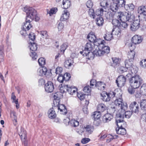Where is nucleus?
Wrapping results in <instances>:
<instances>
[{
  "label": "nucleus",
  "instance_id": "nucleus-23",
  "mask_svg": "<svg viewBox=\"0 0 146 146\" xmlns=\"http://www.w3.org/2000/svg\"><path fill=\"white\" fill-rule=\"evenodd\" d=\"M47 70L46 68L45 67L40 68L38 70V74L40 76L45 75L47 72Z\"/></svg>",
  "mask_w": 146,
  "mask_h": 146
},
{
  "label": "nucleus",
  "instance_id": "nucleus-47",
  "mask_svg": "<svg viewBox=\"0 0 146 146\" xmlns=\"http://www.w3.org/2000/svg\"><path fill=\"white\" fill-rule=\"evenodd\" d=\"M31 44L29 46L31 50L32 51H35L37 49V47L36 44L34 42H30Z\"/></svg>",
  "mask_w": 146,
  "mask_h": 146
},
{
  "label": "nucleus",
  "instance_id": "nucleus-15",
  "mask_svg": "<svg viewBox=\"0 0 146 146\" xmlns=\"http://www.w3.org/2000/svg\"><path fill=\"white\" fill-rule=\"evenodd\" d=\"M130 108L132 111L135 113H137L139 109V105L136 102L131 103L130 106Z\"/></svg>",
  "mask_w": 146,
  "mask_h": 146
},
{
  "label": "nucleus",
  "instance_id": "nucleus-40",
  "mask_svg": "<svg viewBox=\"0 0 146 146\" xmlns=\"http://www.w3.org/2000/svg\"><path fill=\"white\" fill-rule=\"evenodd\" d=\"M117 133L121 135H124L126 133V130L125 128H118V129H116Z\"/></svg>",
  "mask_w": 146,
  "mask_h": 146
},
{
  "label": "nucleus",
  "instance_id": "nucleus-29",
  "mask_svg": "<svg viewBox=\"0 0 146 146\" xmlns=\"http://www.w3.org/2000/svg\"><path fill=\"white\" fill-rule=\"evenodd\" d=\"M61 96V93L60 92H57L54 93L53 96V98L54 99V100L53 101L54 103L55 102H57L56 100L59 103L60 101L59 100Z\"/></svg>",
  "mask_w": 146,
  "mask_h": 146
},
{
  "label": "nucleus",
  "instance_id": "nucleus-43",
  "mask_svg": "<svg viewBox=\"0 0 146 146\" xmlns=\"http://www.w3.org/2000/svg\"><path fill=\"white\" fill-rule=\"evenodd\" d=\"M11 117L13 121V123L15 125H16L17 122V116L15 112L12 111L11 112Z\"/></svg>",
  "mask_w": 146,
  "mask_h": 146
},
{
  "label": "nucleus",
  "instance_id": "nucleus-17",
  "mask_svg": "<svg viewBox=\"0 0 146 146\" xmlns=\"http://www.w3.org/2000/svg\"><path fill=\"white\" fill-rule=\"evenodd\" d=\"M47 114L48 117L51 119H54L56 116L55 111L52 108L49 110Z\"/></svg>",
  "mask_w": 146,
  "mask_h": 146
},
{
  "label": "nucleus",
  "instance_id": "nucleus-10",
  "mask_svg": "<svg viewBox=\"0 0 146 146\" xmlns=\"http://www.w3.org/2000/svg\"><path fill=\"white\" fill-rule=\"evenodd\" d=\"M54 89L53 83L51 81H48L45 85V89L48 93L52 92Z\"/></svg>",
  "mask_w": 146,
  "mask_h": 146
},
{
  "label": "nucleus",
  "instance_id": "nucleus-24",
  "mask_svg": "<svg viewBox=\"0 0 146 146\" xmlns=\"http://www.w3.org/2000/svg\"><path fill=\"white\" fill-rule=\"evenodd\" d=\"M83 55L86 56V58L89 60L93 59L95 54L94 53V52H92L90 51L86 52V53H83Z\"/></svg>",
  "mask_w": 146,
  "mask_h": 146
},
{
  "label": "nucleus",
  "instance_id": "nucleus-56",
  "mask_svg": "<svg viewBox=\"0 0 146 146\" xmlns=\"http://www.w3.org/2000/svg\"><path fill=\"white\" fill-rule=\"evenodd\" d=\"M88 13L90 17L94 19L95 17L94 12V10L92 9H90L89 10Z\"/></svg>",
  "mask_w": 146,
  "mask_h": 146
},
{
  "label": "nucleus",
  "instance_id": "nucleus-3",
  "mask_svg": "<svg viewBox=\"0 0 146 146\" xmlns=\"http://www.w3.org/2000/svg\"><path fill=\"white\" fill-rule=\"evenodd\" d=\"M23 11L27 13L26 19L29 21H32L34 19V17L36 15V11L32 7L27 8L25 7Z\"/></svg>",
  "mask_w": 146,
  "mask_h": 146
},
{
  "label": "nucleus",
  "instance_id": "nucleus-45",
  "mask_svg": "<svg viewBox=\"0 0 146 146\" xmlns=\"http://www.w3.org/2000/svg\"><path fill=\"white\" fill-rule=\"evenodd\" d=\"M40 34L41 37V39H42V38H45L46 39L49 38V36L47 34V32L46 31H41L40 32Z\"/></svg>",
  "mask_w": 146,
  "mask_h": 146
},
{
  "label": "nucleus",
  "instance_id": "nucleus-57",
  "mask_svg": "<svg viewBox=\"0 0 146 146\" xmlns=\"http://www.w3.org/2000/svg\"><path fill=\"white\" fill-rule=\"evenodd\" d=\"M137 88H134L133 87L130 86L128 88V92L131 94H134L135 89Z\"/></svg>",
  "mask_w": 146,
  "mask_h": 146
},
{
  "label": "nucleus",
  "instance_id": "nucleus-16",
  "mask_svg": "<svg viewBox=\"0 0 146 146\" xmlns=\"http://www.w3.org/2000/svg\"><path fill=\"white\" fill-rule=\"evenodd\" d=\"M96 49L94 51V53L96 56H102L104 54V52L103 51L102 49H100L101 46H96Z\"/></svg>",
  "mask_w": 146,
  "mask_h": 146
},
{
  "label": "nucleus",
  "instance_id": "nucleus-33",
  "mask_svg": "<svg viewBox=\"0 0 146 146\" xmlns=\"http://www.w3.org/2000/svg\"><path fill=\"white\" fill-rule=\"evenodd\" d=\"M84 128L88 134H91L94 130L93 127L90 125H86Z\"/></svg>",
  "mask_w": 146,
  "mask_h": 146
},
{
  "label": "nucleus",
  "instance_id": "nucleus-64",
  "mask_svg": "<svg viewBox=\"0 0 146 146\" xmlns=\"http://www.w3.org/2000/svg\"><path fill=\"white\" fill-rule=\"evenodd\" d=\"M57 80L60 83H62L64 81L63 75L60 74L58 77Z\"/></svg>",
  "mask_w": 146,
  "mask_h": 146
},
{
  "label": "nucleus",
  "instance_id": "nucleus-54",
  "mask_svg": "<svg viewBox=\"0 0 146 146\" xmlns=\"http://www.w3.org/2000/svg\"><path fill=\"white\" fill-rule=\"evenodd\" d=\"M68 46V44L67 43H65L62 44L61 46L60 50L61 52L62 51L64 52L65 50L66 49Z\"/></svg>",
  "mask_w": 146,
  "mask_h": 146
},
{
  "label": "nucleus",
  "instance_id": "nucleus-4",
  "mask_svg": "<svg viewBox=\"0 0 146 146\" xmlns=\"http://www.w3.org/2000/svg\"><path fill=\"white\" fill-rule=\"evenodd\" d=\"M87 38L90 42L94 43V45L95 47L96 46H98L100 44V45H102L101 44L102 40L100 39H97L94 33H90L87 35Z\"/></svg>",
  "mask_w": 146,
  "mask_h": 146
},
{
  "label": "nucleus",
  "instance_id": "nucleus-22",
  "mask_svg": "<svg viewBox=\"0 0 146 146\" xmlns=\"http://www.w3.org/2000/svg\"><path fill=\"white\" fill-rule=\"evenodd\" d=\"M58 110H60L61 113L63 115H66L67 113V110L64 105L63 104L59 105L58 103Z\"/></svg>",
  "mask_w": 146,
  "mask_h": 146
},
{
  "label": "nucleus",
  "instance_id": "nucleus-60",
  "mask_svg": "<svg viewBox=\"0 0 146 146\" xmlns=\"http://www.w3.org/2000/svg\"><path fill=\"white\" fill-rule=\"evenodd\" d=\"M30 55L33 60L36 59L37 57L36 53L35 51L31 52L30 54Z\"/></svg>",
  "mask_w": 146,
  "mask_h": 146
},
{
  "label": "nucleus",
  "instance_id": "nucleus-52",
  "mask_svg": "<svg viewBox=\"0 0 146 146\" xmlns=\"http://www.w3.org/2000/svg\"><path fill=\"white\" fill-rule=\"evenodd\" d=\"M100 4L101 6L102 7V8L104 9L105 8L106 10H108L107 7L108 5L109 4L108 2L104 0H103V1H102L100 3Z\"/></svg>",
  "mask_w": 146,
  "mask_h": 146
},
{
  "label": "nucleus",
  "instance_id": "nucleus-35",
  "mask_svg": "<svg viewBox=\"0 0 146 146\" xmlns=\"http://www.w3.org/2000/svg\"><path fill=\"white\" fill-rule=\"evenodd\" d=\"M62 5L64 9H67L69 8L71 5L70 1L69 0H63Z\"/></svg>",
  "mask_w": 146,
  "mask_h": 146
},
{
  "label": "nucleus",
  "instance_id": "nucleus-46",
  "mask_svg": "<svg viewBox=\"0 0 146 146\" xmlns=\"http://www.w3.org/2000/svg\"><path fill=\"white\" fill-rule=\"evenodd\" d=\"M140 107L142 110H146V100H142L140 102Z\"/></svg>",
  "mask_w": 146,
  "mask_h": 146
},
{
  "label": "nucleus",
  "instance_id": "nucleus-51",
  "mask_svg": "<svg viewBox=\"0 0 146 146\" xmlns=\"http://www.w3.org/2000/svg\"><path fill=\"white\" fill-rule=\"evenodd\" d=\"M141 94L143 95H146V84H143L140 88Z\"/></svg>",
  "mask_w": 146,
  "mask_h": 146
},
{
  "label": "nucleus",
  "instance_id": "nucleus-19",
  "mask_svg": "<svg viewBox=\"0 0 146 146\" xmlns=\"http://www.w3.org/2000/svg\"><path fill=\"white\" fill-rule=\"evenodd\" d=\"M132 41L133 44H136L140 43L142 40L141 36L138 35H135L132 38Z\"/></svg>",
  "mask_w": 146,
  "mask_h": 146
},
{
  "label": "nucleus",
  "instance_id": "nucleus-49",
  "mask_svg": "<svg viewBox=\"0 0 146 146\" xmlns=\"http://www.w3.org/2000/svg\"><path fill=\"white\" fill-rule=\"evenodd\" d=\"M130 66V65H129V66ZM130 69L129 70H130L131 73L133 74H135L137 73V68L135 66H131L129 68Z\"/></svg>",
  "mask_w": 146,
  "mask_h": 146
},
{
  "label": "nucleus",
  "instance_id": "nucleus-7",
  "mask_svg": "<svg viewBox=\"0 0 146 146\" xmlns=\"http://www.w3.org/2000/svg\"><path fill=\"white\" fill-rule=\"evenodd\" d=\"M116 122L118 128H123L125 125V123L123 119L124 117H121V115L119 114L117 111L116 113Z\"/></svg>",
  "mask_w": 146,
  "mask_h": 146
},
{
  "label": "nucleus",
  "instance_id": "nucleus-6",
  "mask_svg": "<svg viewBox=\"0 0 146 146\" xmlns=\"http://www.w3.org/2000/svg\"><path fill=\"white\" fill-rule=\"evenodd\" d=\"M116 93L115 92H111L109 93L106 92H103L101 94V99L105 102L109 101L111 98H113L116 96L117 98V96H116Z\"/></svg>",
  "mask_w": 146,
  "mask_h": 146
},
{
  "label": "nucleus",
  "instance_id": "nucleus-5",
  "mask_svg": "<svg viewBox=\"0 0 146 146\" xmlns=\"http://www.w3.org/2000/svg\"><path fill=\"white\" fill-rule=\"evenodd\" d=\"M114 106L116 108V109L120 111L121 110L127 109V106L126 103H124L121 98L117 99L114 101Z\"/></svg>",
  "mask_w": 146,
  "mask_h": 146
},
{
  "label": "nucleus",
  "instance_id": "nucleus-26",
  "mask_svg": "<svg viewBox=\"0 0 146 146\" xmlns=\"http://www.w3.org/2000/svg\"><path fill=\"white\" fill-rule=\"evenodd\" d=\"M74 61L72 58L68 59L65 62L64 66L66 68L70 69Z\"/></svg>",
  "mask_w": 146,
  "mask_h": 146
},
{
  "label": "nucleus",
  "instance_id": "nucleus-62",
  "mask_svg": "<svg viewBox=\"0 0 146 146\" xmlns=\"http://www.w3.org/2000/svg\"><path fill=\"white\" fill-rule=\"evenodd\" d=\"M57 11V8H52L49 11L48 13L50 16H51L52 15L55 13Z\"/></svg>",
  "mask_w": 146,
  "mask_h": 146
},
{
  "label": "nucleus",
  "instance_id": "nucleus-12",
  "mask_svg": "<svg viewBox=\"0 0 146 146\" xmlns=\"http://www.w3.org/2000/svg\"><path fill=\"white\" fill-rule=\"evenodd\" d=\"M126 109H124L121 110L120 112L119 113V114L121 115V117L123 116L124 117V115L125 114V117L126 118H129L130 117L132 114V112L130 111H125V110Z\"/></svg>",
  "mask_w": 146,
  "mask_h": 146
},
{
  "label": "nucleus",
  "instance_id": "nucleus-27",
  "mask_svg": "<svg viewBox=\"0 0 146 146\" xmlns=\"http://www.w3.org/2000/svg\"><path fill=\"white\" fill-rule=\"evenodd\" d=\"M106 106L103 104H99L97 106V110L100 113L103 112L106 110Z\"/></svg>",
  "mask_w": 146,
  "mask_h": 146
},
{
  "label": "nucleus",
  "instance_id": "nucleus-38",
  "mask_svg": "<svg viewBox=\"0 0 146 146\" xmlns=\"http://www.w3.org/2000/svg\"><path fill=\"white\" fill-rule=\"evenodd\" d=\"M91 116L94 120L99 119L101 116L100 113L98 111H95L93 113Z\"/></svg>",
  "mask_w": 146,
  "mask_h": 146
},
{
  "label": "nucleus",
  "instance_id": "nucleus-21",
  "mask_svg": "<svg viewBox=\"0 0 146 146\" xmlns=\"http://www.w3.org/2000/svg\"><path fill=\"white\" fill-rule=\"evenodd\" d=\"M104 40H102V42L101 43L102 45H100V44L99 45H98V46H101L100 49H102L103 51L104 52V54H107L110 52V48L108 46H105L104 45Z\"/></svg>",
  "mask_w": 146,
  "mask_h": 146
},
{
  "label": "nucleus",
  "instance_id": "nucleus-18",
  "mask_svg": "<svg viewBox=\"0 0 146 146\" xmlns=\"http://www.w3.org/2000/svg\"><path fill=\"white\" fill-rule=\"evenodd\" d=\"M113 115L110 113H107L103 117L102 121L104 123H106L110 121L113 118Z\"/></svg>",
  "mask_w": 146,
  "mask_h": 146
},
{
  "label": "nucleus",
  "instance_id": "nucleus-14",
  "mask_svg": "<svg viewBox=\"0 0 146 146\" xmlns=\"http://www.w3.org/2000/svg\"><path fill=\"white\" fill-rule=\"evenodd\" d=\"M139 21L138 20L134 21L133 24L130 26V29L133 31H135L140 27Z\"/></svg>",
  "mask_w": 146,
  "mask_h": 146
},
{
  "label": "nucleus",
  "instance_id": "nucleus-39",
  "mask_svg": "<svg viewBox=\"0 0 146 146\" xmlns=\"http://www.w3.org/2000/svg\"><path fill=\"white\" fill-rule=\"evenodd\" d=\"M135 54V52L133 51H131L130 52H129L128 57L129 58V64H131L130 62L132 61L133 59Z\"/></svg>",
  "mask_w": 146,
  "mask_h": 146
},
{
  "label": "nucleus",
  "instance_id": "nucleus-32",
  "mask_svg": "<svg viewBox=\"0 0 146 146\" xmlns=\"http://www.w3.org/2000/svg\"><path fill=\"white\" fill-rule=\"evenodd\" d=\"M125 9L128 12L133 11L135 8V6L132 3L126 5L125 6Z\"/></svg>",
  "mask_w": 146,
  "mask_h": 146
},
{
  "label": "nucleus",
  "instance_id": "nucleus-2",
  "mask_svg": "<svg viewBox=\"0 0 146 146\" xmlns=\"http://www.w3.org/2000/svg\"><path fill=\"white\" fill-rule=\"evenodd\" d=\"M142 82V78L138 75L134 76L129 79L130 86L134 88H138L141 84Z\"/></svg>",
  "mask_w": 146,
  "mask_h": 146
},
{
  "label": "nucleus",
  "instance_id": "nucleus-1",
  "mask_svg": "<svg viewBox=\"0 0 146 146\" xmlns=\"http://www.w3.org/2000/svg\"><path fill=\"white\" fill-rule=\"evenodd\" d=\"M116 18L121 21H126L132 22L135 19L134 15L131 13L119 12L116 13Z\"/></svg>",
  "mask_w": 146,
  "mask_h": 146
},
{
  "label": "nucleus",
  "instance_id": "nucleus-30",
  "mask_svg": "<svg viewBox=\"0 0 146 146\" xmlns=\"http://www.w3.org/2000/svg\"><path fill=\"white\" fill-rule=\"evenodd\" d=\"M107 10H106V8L104 9L102 8H99L97 9L96 11V14L98 16L101 15L102 16L103 14L104 13H106Z\"/></svg>",
  "mask_w": 146,
  "mask_h": 146
},
{
  "label": "nucleus",
  "instance_id": "nucleus-63",
  "mask_svg": "<svg viewBox=\"0 0 146 146\" xmlns=\"http://www.w3.org/2000/svg\"><path fill=\"white\" fill-rule=\"evenodd\" d=\"M77 96L78 98L81 100H83L85 98V94L82 93H78Z\"/></svg>",
  "mask_w": 146,
  "mask_h": 146
},
{
  "label": "nucleus",
  "instance_id": "nucleus-59",
  "mask_svg": "<svg viewBox=\"0 0 146 146\" xmlns=\"http://www.w3.org/2000/svg\"><path fill=\"white\" fill-rule=\"evenodd\" d=\"M140 65L142 67L146 68V59L142 60L140 62Z\"/></svg>",
  "mask_w": 146,
  "mask_h": 146
},
{
  "label": "nucleus",
  "instance_id": "nucleus-61",
  "mask_svg": "<svg viewBox=\"0 0 146 146\" xmlns=\"http://www.w3.org/2000/svg\"><path fill=\"white\" fill-rule=\"evenodd\" d=\"M86 5L87 7L92 8L93 5V3L90 0H88L86 3Z\"/></svg>",
  "mask_w": 146,
  "mask_h": 146
},
{
  "label": "nucleus",
  "instance_id": "nucleus-36",
  "mask_svg": "<svg viewBox=\"0 0 146 146\" xmlns=\"http://www.w3.org/2000/svg\"><path fill=\"white\" fill-rule=\"evenodd\" d=\"M18 133L19 136L21 137V139L27 137L26 131L22 128H21Z\"/></svg>",
  "mask_w": 146,
  "mask_h": 146
},
{
  "label": "nucleus",
  "instance_id": "nucleus-42",
  "mask_svg": "<svg viewBox=\"0 0 146 146\" xmlns=\"http://www.w3.org/2000/svg\"><path fill=\"white\" fill-rule=\"evenodd\" d=\"M118 8L117 4L116 3L114 2L111 3L110 6V9L113 12H116L117 11Z\"/></svg>",
  "mask_w": 146,
  "mask_h": 146
},
{
  "label": "nucleus",
  "instance_id": "nucleus-34",
  "mask_svg": "<svg viewBox=\"0 0 146 146\" xmlns=\"http://www.w3.org/2000/svg\"><path fill=\"white\" fill-rule=\"evenodd\" d=\"M105 84L101 82H98L96 84V87H98V89L100 90H103L105 88Z\"/></svg>",
  "mask_w": 146,
  "mask_h": 146
},
{
  "label": "nucleus",
  "instance_id": "nucleus-50",
  "mask_svg": "<svg viewBox=\"0 0 146 146\" xmlns=\"http://www.w3.org/2000/svg\"><path fill=\"white\" fill-rule=\"evenodd\" d=\"M119 20L116 18L115 19H113L112 21L113 24L114 26L117 27V28H119L120 25V22L119 21Z\"/></svg>",
  "mask_w": 146,
  "mask_h": 146
},
{
  "label": "nucleus",
  "instance_id": "nucleus-11",
  "mask_svg": "<svg viewBox=\"0 0 146 146\" xmlns=\"http://www.w3.org/2000/svg\"><path fill=\"white\" fill-rule=\"evenodd\" d=\"M94 44L91 42H88L86 43L85 46V48L83 51L80 52V53H86V52H88L92 50L94 47Z\"/></svg>",
  "mask_w": 146,
  "mask_h": 146
},
{
  "label": "nucleus",
  "instance_id": "nucleus-31",
  "mask_svg": "<svg viewBox=\"0 0 146 146\" xmlns=\"http://www.w3.org/2000/svg\"><path fill=\"white\" fill-rule=\"evenodd\" d=\"M31 21H28L26 19V22L24 23V25L23 26V28L24 30H26L28 31L32 27V26L30 23Z\"/></svg>",
  "mask_w": 146,
  "mask_h": 146
},
{
  "label": "nucleus",
  "instance_id": "nucleus-37",
  "mask_svg": "<svg viewBox=\"0 0 146 146\" xmlns=\"http://www.w3.org/2000/svg\"><path fill=\"white\" fill-rule=\"evenodd\" d=\"M104 38L105 40L107 41H110L113 38L112 33L109 32L107 33L104 36Z\"/></svg>",
  "mask_w": 146,
  "mask_h": 146
},
{
  "label": "nucleus",
  "instance_id": "nucleus-20",
  "mask_svg": "<svg viewBox=\"0 0 146 146\" xmlns=\"http://www.w3.org/2000/svg\"><path fill=\"white\" fill-rule=\"evenodd\" d=\"M69 15V12L67 10L64 11L60 17V21H65L67 20L68 19Z\"/></svg>",
  "mask_w": 146,
  "mask_h": 146
},
{
  "label": "nucleus",
  "instance_id": "nucleus-48",
  "mask_svg": "<svg viewBox=\"0 0 146 146\" xmlns=\"http://www.w3.org/2000/svg\"><path fill=\"white\" fill-rule=\"evenodd\" d=\"M105 16L107 19H112L113 18V14L110 11L107 12L105 13Z\"/></svg>",
  "mask_w": 146,
  "mask_h": 146
},
{
  "label": "nucleus",
  "instance_id": "nucleus-8",
  "mask_svg": "<svg viewBox=\"0 0 146 146\" xmlns=\"http://www.w3.org/2000/svg\"><path fill=\"white\" fill-rule=\"evenodd\" d=\"M65 89L70 95H72L73 94L77 92V88L73 86H70L69 85H65L64 87H61L60 89L62 90Z\"/></svg>",
  "mask_w": 146,
  "mask_h": 146
},
{
  "label": "nucleus",
  "instance_id": "nucleus-53",
  "mask_svg": "<svg viewBox=\"0 0 146 146\" xmlns=\"http://www.w3.org/2000/svg\"><path fill=\"white\" fill-rule=\"evenodd\" d=\"M70 125L72 127H76L79 125V122L74 119H72L70 121Z\"/></svg>",
  "mask_w": 146,
  "mask_h": 146
},
{
  "label": "nucleus",
  "instance_id": "nucleus-58",
  "mask_svg": "<svg viewBox=\"0 0 146 146\" xmlns=\"http://www.w3.org/2000/svg\"><path fill=\"white\" fill-rule=\"evenodd\" d=\"M63 75L64 81H68L70 78V74L67 73H66Z\"/></svg>",
  "mask_w": 146,
  "mask_h": 146
},
{
  "label": "nucleus",
  "instance_id": "nucleus-13",
  "mask_svg": "<svg viewBox=\"0 0 146 146\" xmlns=\"http://www.w3.org/2000/svg\"><path fill=\"white\" fill-rule=\"evenodd\" d=\"M128 60H126L125 61V67L121 66L118 68L117 70L119 72L122 73L124 72L127 71L128 68H129V64L128 62Z\"/></svg>",
  "mask_w": 146,
  "mask_h": 146
},
{
  "label": "nucleus",
  "instance_id": "nucleus-9",
  "mask_svg": "<svg viewBox=\"0 0 146 146\" xmlns=\"http://www.w3.org/2000/svg\"><path fill=\"white\" fill-rule=\"evenodd\" d=\"M126 82L125 77L123 75L119 76L116 80L118 86L120 87L123 86Z\"/></svg>",
  "mask_w": 146,
  "mask_h": 146
},
{
  "label": "nucleus",
  "instance_id": "nucleus-25",
  "mask_svg": "<svg viewBox=\"0 0 146 146\" xmlns=\"http://www.w3.org/2000/svg\"><path fill=\"white\" fill-rule=\"evenodd\" d=\"M138 13L141 15L146 16V6H141L138 8Z\"/></svg>",
  "mask_w": 146,
  "mask_h": 146
},
{
  "label": "nucleus",
  "instance_id": "nucleus-28",
  "mask_svg": "<svg viewBox=\"0 0 146 146\" xmlns=\"http://www.w3.org/2000/svg\"><path fill=\"white\" fill-rule=\"evenodd\" d=\"M96 24L98 26H101L103 24L104 20L103 17L99 16L96 18Z\"/></svg>",
  "mask_w": 146,
  "mask_h": 146
},
{
  "label": "nucleus",
  "instance_id": "nucleus-41",
  "mask_svg": "<svg viewBox=\"0 0 146 146\" xmlns=\"http://www.w3.org/2000/svg\"><path fill=\"white\" fill-rule=\"evenodd\" d=\"M112 59L113 62V66L114 67H116L118 66L120 61V59L118 58H112Z\"/></svg>",
  "mask_w": 146,
  "mask_h": 146
},
{
  "label": "nucleus",
  "instance_id": "nucleus-55",
  "mask_svg": "<svg viewBox=\"0 0 146 146\" xmlns=\"http://www.w3.org/2000/svg\"><path fill=\"white\" fill-rule=\"evenodd\" d=\"M38 63L40 66L44 65L45 64V61L44 59L43 58H40L38 60Z\"/></svg>",
  "mask_w": 146,
  "mask_h": 146
},
{
  "label": "nucleus",
  "instance_id": "nucleus-44",
  "mask_svg": "<svg viewBox=\"0 0 146 146\" xmlns=\"http://www.w3.org/2000/svg\"><path fill=\"white\" fill-rule=\"evenodd\" d=\"M125 21H121L120 23V25L119 26V28L120 29H126L128 27V24Z\"/></svg>",
  "mask_w": 146,
  "mask_h": 146
}]
</instances>
